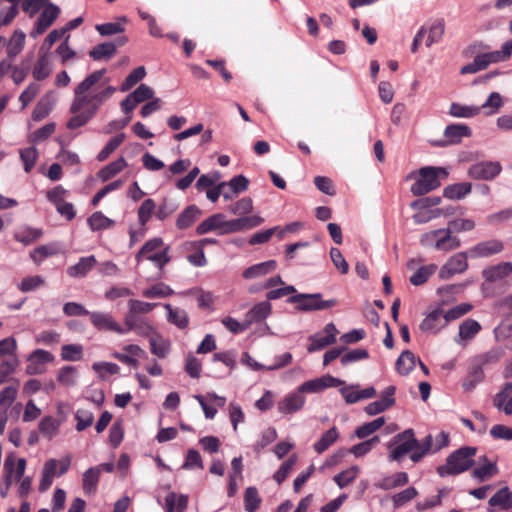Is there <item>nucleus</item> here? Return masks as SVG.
<instances>
[{
  "mask_svg": "<svg viewBox=\"0 0 512 512\" xmlns=\"http://www.w3.org/2000/svg\"><path fill=\"white\" fill-rule=\"evenodd\" d=\"M395 391L396 388L394 386H388L385 388V390L381 393V398L377 401L369 403L365 407V412L369 416H374L386 411L388 408L395 404Z\"/></svg>",
  "mask_w": 512,
  "mask_h": 512,
  "instance_id": "6ab92c4d",
  "label": "nucleus"
},
{
  "mask_svg": "<svg viewBox=\"0 0 512 512\" xmlns=\"http://www.w3.org/2000/svg\"><path fill=\"white\" fill-rule=\"evenodd\" d=\"M184 296H195L198 307L201 309H211L215 300L214 295L211 292L204 291L199 288H193L182 292Z\"/></svg>",
  "mask_w": 512,
  "mask_h": 512,
  "instance_id": "37998d69",
  "label": "nucleus"
},
{
  "mask_svg": "<svg viewBox=\"0 0 512 512\" xmlns=\"http://www.w3.org/2000/svg\"><path fill=\"white\" fill-rule=\"evenodd\" d=\"M288 302L295 304L296 309L300 312L326 310L337 305L336 299L323 300L320 293L295 294L288 299Z\"/></svg>",
  "mask_w": 512,
  "mask_h": 512,
  "instance_id": "6e6552de",
  "label": "nucleus"
},
{
  "mask_svg": "<svg viewBox=\"0 0 512 512\" xmlns=\"http://www.w3.org/2000/svg\"><path fill=\"white\" fill-rule=\"evenodd\" d=\"M448 325L441 309H435L430 312L421 322L419 328L427 334H437Z\"/></svg>",
  "mask_w": 512,
  "mask_h": 512,
  "instance_id": "a211bd4d",
  "label": "nucleus"
},
{
  "mask_svg": "<svg viewBox=\"0 0 512 512\" xmlns=\"http://www.w3.org/2000/svg\"><path fill=\"white\" fill-rule=\"evenodd\" d=\"M92 370L98 375L100 379L105 380L110 375L118 374L120 367L112 362L101 361L93 363Z\"/></svg>",
  "mask_w": 512,
  "mask_h": 512,
  "instance_id": "864d4df0",
  "label": "nucleus"
},
{
  "mask_svg": "<svg viewBox=\"0 0 512 512\" xmlns=\"http://www.w3.org/2000/svg\"><path fill=\"white\" fill-rule=\"evenodd\" d=\"M228 210L230 213H232L234 215H238V216L247 215V214L251 213L253 210V201L249 197L241 198L234 204L230 205Z\"/></svg>",
  "mask_w": 512,
  "mask_h": 512,
  "instance_id": "338daca9",
  "label": "nucleus"
},
{
  "mask_svg": "<svg viewBox=\"0 0 512 512\" xmlns=\"http://www.w3.org/2000/svg\"><path fill=\"white\" fill-rule=\"evenodd\" d=\"M417 358L409 350L401 353L396 361V370L401 375L409 374L416 365Z\"/></svg>",
  "mask_w": 512,
  "mask_h": 512,
  "instance_id": "a18cd8bd",
  "label": "nucleus"
},
{
  "mask_svg": "<svg viewBox=\"0 0 512 512\" xmlns=\"http://www.w3.org/2000/svg\"><path fill=\"white\" fill-rule=\"evenodd\" d=\"M105 72V69L96 70L75 86L69 107L73 116L66 124L68 129L74 130L86 125L115 93V87L102 82Z\"/></svg>",
  "mask_w": 512,
  "mask_h": 512,
  "instance_id": "f257e3e1",
  "label": "nucleus"
},
{
  "mask_svg": "<svg viewBox=\"0 0 512 512\" xmlns=\"http://www.w3.org/2000/svg\"><path fill=\"white\" fill-rule=\"evenodd\" d=\"M448 171L443 167H424L417 173H413L409 178H413L415 182L410 190L413 195L421 196L440 186V178H446Z\"/></svg>",
  "mask_w": 512,
  "mask_h": 512,
  "instance_id": "7ed1b4c3",
  "label": "nucleus"
},
{
  "mask_svg": "<svg viewBox=\"0 0 512 512\" xmlns=\"http://www.w3.org/2000/svg\"><path fill=\"white\" fill-rule=\"evenodd\" d=\"M472 185L469 182L451 184L444 188V197L450 200H460L471 192Z\"/></svg>",
  "mask_w": 512,
  "mask_h": 512,
  "instance_id": "ea45409f",
  "label": "nucleus"
},
{
  "mask_svg": "<svg viewBox=\"0 0 512 512\" xmlns=\"http://www.w3.org/2000/svg\"><path fill=\"white\" fill-rule=\"evenodd\" d=\"M380 443L379 436H373L372 438L363 441L359 444H356L350 448V453H352L355 457H362L368 454L373 447Z\"/></svg>",
  "mask_w": 512,
  "mask_h": 512,
  "instance_id": "bf43d9fd",
  "label": "nucleus"
},
{
  "mask_svg": "<svg viewBox=\"0 0 512 512\" xmlns=\"http://www.w3.org/2000/svg\"><path fill=\"white\" fill-rule=\"evenodd\" d=\"M92 325L98 330L113 331L122 335L121 325L114 319V317L105 312H91L89 314Z\"/></svg>",
  "mask_w": 512,
  "mask_h": 512,
  "instance_id": "4be33fe9",
  "label": "nucleus"
},
{
  "mask_svg": "<svg viewBox=\"0 0 512 512\" xmlns=\"http://www.w3.org/2000/svg\"><path fill=\"white\" fill-rule=\"evenodd\" d=\"M60 9L53 3H47L30 31V36L34 39L42 35L58 18Z\"/></svg>",
  "mask_w": 512,
  "mask_h": 512,
  "instance_id": "f8f14e48",
  "label": "nucleus"
},
{
  "mask_svg": "<svg viewBox=\"0 0 512 512\" xmlns=\"http://www.w3.org/2000/svg\"><path fill=\"white\" fill-rule=\"evenodd\" d=\"M225 224V215L222 213H215L205 220H203L197 227L196 233L204 235L210 232H216L218 235H223Z\"/></svg>",
  "mask_w": 512,
  "mask_h": 512,
  "instance_id": "5701e85b",
  "label": "nucleus"
},
{
  "mask_svg": "<svg viewBox=\"0 0 512 512\" xmlns=\"http://www.w3.org/2000/svg\"><path fill=\"white\" fill-rule=\"evenodd\" d=\"M26 460L17 458L14 453H9L3 464V477L0 481V496L6 498L14 481H19L26 470Z\"/></svg>",
  "mask_w": 512,
  "mask_h": 512,
  "instance_id": "39448f33",
  "label": "nucleus"
},
{
  "mask_svg": "<svg viewBox=\"0 0 512 512\" xmlns=\"http://www.w3.org/2000/svg\"><path fill=\"white\" fill-rule=\"evenodd\" d=\"M494 406L504 412L506 415L512 414V383L508 382L503 389L498 392L493 400Z\"/></svg>",
  "mask_w": 512,
  "mask_h": 512,
  "instance_id": "bb28decb",
  "label": "nucleus"
},
{
  "mask_svg": "<svg viewBox=\"0 0 512 512\" xmlns=\"http://www.w3.org/2000/svg\"><path fill=\"white\" fill-rule=\"evenodd\" d=\"M468 250L466 252H458L452 255L439 269L438 276L441 280H448L456 274L464 273L468 268L467 258Z\"/></svg>",
  "mask_w": 512,
  "mask_h": 512,
  "instance_id": "9d476101",
  "label": "nucleus"
},
{
  "mask_svg": "<svg viewBox=\"0 0 512 512\" xmlns=\"http://www.w3.org/2000/svg\"><path fill=\"white\" fill-rule=\"evenodd\" d=\"M263 221L264 219L257 215L249 217H240L231 220H227L225 218L224 231H222V234L226 235L242 232L245 230H250L254 227L261 225Z\"/></svg>",
  "mask_w": 512,
  "mask_h": 512,
  "instance_id": "dca6fc26",
  "label": "nucleus"
},
{
  "mask_svg": "<svg viewBox=\"0 0 512 512\" xmlns=\"http://www.w3.org/2000/svg\"><path fill=\"white\" fill-rule=\"evenodd\" d=\"M504 250V244L498 239H489L477 243L468 249V255L470 258H487L493 255L499 254Z\"/></svg>",
  "mask_w": 512,
  "mask_h": 512,
  "instance_id": "2eb2a0df",
  "label": "nucleus"
},
{
  "mask_svg": "<svg viewBox=\"0 0 512 512\" xmlns=\"http://www.w3.org/2000/svg\"><path fill=\"white\" fill-rule=\"evenodd\" d=\"M174 294L173 289L165 283H157L142 291V295L148 299H161Z\"/></svg>",
  "mask_w": 512,
  "mask_h": 512,
  "instance_id": "de8ad7c7",
  "label": "nucleus"
},
{
  "mask_svg": "<svg viewBox=\"0 0 512 512\" xmlns=\"http://www.w3.org/2000/svg\"><path fill=\"white\" fill-rule=\"evenodd\" d=\"M339 438V433L336 427L330 428L326 431L321 438L314 444V449L317 453L321 454L326 451L333 443Z\"/></svg>",
  "mask_w": 512,
  "mask_h": 512,
  "instance_id": "8fccbe9b",
  "label": "nucleus"
},
{
  "mask_svg": "<svg viewBox=\"0 0 512 512\" xmlns=\"http://www.w3.org/2000/svg\"><path fill=\"white\" fill-rule=\"evenodd\" d=\"M306 402L305 396L297 388L296 391L287 394L277 404L278 411L284 415L294 414L300 411Z\"/></svg>",
  "mask_w": 512,
  "mask_h": 512,
  "instance_id": "f3484780",
  "label": "nucleus"
},
{
  "mask_svg": "<svg viewBox=\"0 0 512 512\" xmlns=\"http://www.w3.org/2000/svg\"><path fill=\"white\" fill-rule=\"evenodd\" d=\"M338 333L339 331L334 323L326 324L322 331L309 337L310 344L307 347V351L313 353L336 343Z\"/></svg>",
  "mask_w": 512,
  "mask_h": 512,
  "instance_id": "9b49d317",
  "label": "nucleus"
},
{
  "mask_svg": "<svg viewBox=\"0 0 512 512\" xmlns=\"http://www.w3.org/2000/svg\"><path fill=\"white\" fill-rule=\"evenodd\" d=\"M71 464L70 457H65L61 460L57 459H49L47 460L41 470V478L39 482V491L45 492L47 491L52 483L55 477H60L63 474H65Z\"/></svg>",
  "mask_w": 512,
  "mask_h": 512,
  "instance_id": "1a4fd4ad",
  "label": "nucleus"
},
{
  "mask_svg": "<svg viewBox=\"0 0 512 512\" xmlns=\"http://www.w3.org/2000/svg\"><path fill=\"white\" fill-rule=\"evenodd\" d=\"M495 338L505 340L512 335V314H508L502 322L494 329Z\"/></svg>",
  "mask_w": 512,
  "mask_h": 512,
  "instance_id": "774afa93",
  "label": "nucleus"
},
{
  "mask_svg": "<svg viewBox=\"0 0 512 512\" xmlns=\"http://www.w3.org/2000/svg\"><path fill=\"white\" fill-rule=\"evenodd\" d=\"M54 361V356L46 350L36 349L27 357V375H39L46 371V364Z\"/></svg>",
  "mask_w": 512,
  "mask_h": 512,
  "instance_id": "ddd939ff",
  "label": "nucleus"
},
{
  "mask_svg": "<svg viewBox=\"0 0 512 512\" xmlns=\"http://www.w3.org/2000/svg\"><path fill=\"white\" fill-rule=\"evenodd\" d=\"M470 134V128L463 124L449 125L444 131V136L447 138L448 144L459 143L463 137H468Z\"/></svg>",
  "mask_w": 512,
  "mask_h": 512,
  "instance_id": "58836bf2",
  "label": "nucleus"
},
{
  "mask_svg": "<svg viewBox=\"0 0 512 512\" xmlns=\"http://www.w3.org/2000/svg\"><path fill=\"white\" fill-rule=\"evenodd\" d=\"M489 506L507 510L512 508V491L508 487L501 488L490 499Z\"/></svg>",
  "mask_w": 512,
  "mask_h": 512,
  "instance_id": "a19ab883",
  "label": "nucleus"
},
{
  "mask_svg": "<svg viewBox=\"0 0 512 512\" xmlns=\"http://www.w3.org/2000/svg\"><path fill=\"white\" fill-rule=\"evenodd\" d=\"M99 477H100V467L89 468L83 474V490L86 493L94 492L96 490Z\"/></svg>",
  "mask_w": 512,
  "mask_h": 512,
  "instance_id": "4d7b16f0",
  "label": "nucleus"
},
{
  "mask_svg": "<svg viewBox=\"0 0 512 512\" xmlns=\"http://www.w3.org/2000/svg\"><path fill=\"white\" fill-rule=\"evenodd\" d=\"M272 312V306L269 301H262L255 304L246 314L245 321L248 326L253 323L266 319Z\"/></svg>",
  "mask_w": 512,
  "mask_h": 512,
  "instance_id": "c85d7f7f",
  "label": "nucleus"
},
{
  "mask_svg": "<svg viewBox=\"0 0 512 512\" xmlns=\"http://www.w3.org/2000/svg\"><path fill=\"white\" fill-rule=\"evenodd\" d=\"M261 503L258 490L255 487H248L244 494V506L247 512H255Z\"/></svg>",
  "mask_w": 512,
  "mask_h": 512,
  "instance_id": "680f3d73",
  "label": "nucleus"
},
{
  "mask_svg": "<svg viewBox=\"0 0 512 512\" xmlns=\"http://www.w3.org/2000/svg\"><path fill=\"white\" fill-rule=\"evenodd\" d=\"M26 34L20 30H14L13 34L6 43V53L8 58L14 59L18 56L25 46Z\"/></svg>",
  "mask_w": 512,
  "mask_h": 512,
  "instance_id": "7c9ffc66",
  "label": "nucleus"
},
{
  "mask_svg": "<svg viewBox=\"0 0 512 512\" xmlns=\"http://www.w3.org/2000/svg\"><path fill=\"white\" fill-rule=\"evenodd\" d=\"M42 235L43 231L41 228L21 226L15 231L14 238L24 245H30L40 239Z\"/></svg>",
  "mask_w": 512,
  "mask_h": 512,
  "instance_id": "72a5a7b5",
  "label": "nucleus"
},
{
  "mask_svg": "<svg viewBox=\"0 0 512 512\" xmlns=\"http://www.w3.org/2000/svg\"><path fill=\"white\" fill-rule=\"evenodd\" d=\"M419 242L425 248L441 252H450L461 246L460 239L451 234V229L448 227L423 233L419 238Z\"/></svg>",
  "mask_w": 512,
  "mask_h": 512,
  "instance_id": "20e7f679",
  "label": "nucleus"
},
{
  "mask_svg": "<svg viewBox=\"0 0 512 512\" xmlns=\"http://www.w3.org/2000/svg\"><path fill=\"white\" fill-rule=\"evenodd\" d=\"M276 267V261L268 260L246 268L243 271L242 276L246 280L257 279L271 273L276 269Z\"/></svg>",
  "mask_w": 512,
  "mask_h": 512,
  "instance_id": "cd10ccee",
  "label": "nucleus"
},
{
  "mask_svg": "<svg viewBox=\"0 0 512 512\" xmlns=\"http://www.w3.org/2000/svg\"><path fill=\"white\" fill-rule=\"evenodd\" d=\"M409 482V478L407 473L405 472H397L393 475L386 476L378 483H376V487L382 490H390L397 487H401L406 485Z\"/></svg>",
  "mask_w": 512,
  "mask_h": 512,
  "instance_id": "4c0bfd02",
  "label": "nucleus"
},
{
  "mask_svg": "<svg viewBox=\"0 0 512 512\" xmlns=\"http://www.w3.org/2000/svg\"><path fill=\"white\" fill-rule=\"evenodd\" d=\"M116 51V46L113 43H102L95 46L90 52L89 55L94 60H100L104 58H110Z\"/></svg>",
  "mask_w": 512,
  "mask_h": 512,
  "instance_id": "69168bd1",
  "label": "nucleus"
},
{
  "mask_svg": "<svg viewBox=\"0 0 512 512\" xmlns=\"http://www.w3.org/2000/svg\"><path fill=\"white\" fill-rule=\"evenodd\" d=\"M156 204L153 199H146L138 209V220L141 226H145L155 213Z\"/></svg>",
  "mask_w": 512,
  "mask_h": 512,
  "instance_id": "0e129e2a",
  "label": "nucleus"
},
{
  "mask_svg": "<svg viewBox=\"0 0 512 512\" xmlns=\"http://www.w3.org/2000/svg\"><path fill=\"white\" fill-rule=\"evenodd\" d=\"M88 225L91 230L98 231L112 227L114 221L106 217L102 212H95L88 218Z\"/></svg>",
  "mask_w": 512,
  "mask_h": 512,
  "instance_id": "6e6d98bb",
  "label": "nucleus"
},
{
  "mask_svg": "<svg viewBox=\"0 0 512 512\" xmlns=\"http://www.w3.org/2000/svg\"><path fill=\"white\" fill-rule=\"evenodd\" d=\"M477 448L465 446L452 452L446 459V463L437 467V473L441 477L458 475L469 470L475 463L474 457Z\"/></svg>",
  "mask_w": 512,
  "mask_h": 512,
  "instance_id": "f03ea898",
  "label": "nucleus"
},
{
  "mask_svg": "<svg viewBox=\"0 0 512 512\" xmlns=\"http://www.w3.org/2000/svg\"><path fill=\"white\" fill-rule=\"evenodd\" d=\"M360 469L358 466H351L348 469L334 476L335 483L340 487L344 488L351 484L359 474Z\"/></svg>",
  "mask_w": 512,
  "mask_h": 512,
  "instance_id": "13d9d810",
  "label": "nucleus"
},
{
  "mask_svg": "<svg viewBox=\"0 0 512 512\" xmlns=\"http://www.w3.org/2000/svg\"><path fill=\"white\" fill-rule=\"evenodd\" d=\"M384 424H385L384 417L376 418L371 422H368V423H365V424L359 426L355 430V435L359 439H364V438L372 435L377 430H379Z\"/></svg>",
  "mask_w": 512,
  "mask_h": 512,
  "instance_id": "5fc2aeb1",
  "label": "nucleus"
},
{
  "mask_svg": "<svg viewBox=\"0 0 512 512\" xmlns=\"http://www.w3.org/2000/svg\"><path fill=\"white\" fill-rule=\"evenodd\" d=\"M444 31L445 25L442 20H437L429 27H427V39L425 42L426 46L430 47L434 43H438L442 39Z\"/></svg>",
  "mask_w": 512,
  "mask_h": 512,
  "instance_id": "603ef678",
  "label": "nucleus"
},
{
  "mask_svg": "<svg viewBox=\"0 0 512 512\" xmlns=\"http://www.w3.org/2000/svg\"><path fill=\"white\" fill-rule=\"evenodd\" d=\"M56 103V96L54 92H47L36 104L32 112V119L34 121H41L46 118L52 111Z\"/></svg>",
  "mask_w": 512,
  "mask_h": 512,
  "instance_id": "a878e982",
  "label": "nucleus"
},
{
  "mask_svg": "<svg viewBox=\"0 0 512 512\" xmlns=\"http://www.w3.org/2000/svg\"><path fill=\"white\" fill-rule=\"evenodd\" d=\"M502 170V166L497 161H483L471 165L468 169V176L472 179L492 180Z\"/></svg>",
  "mask_w": 512,
  "mask_h": 512,
  "instance_id": "4468645a",
  "label": "nucleus"
},
{
  "mask_svg": "<svg viewBox=\"0 0 512 512\" xmlns=\"http://www.w3.org/2000/svg\"><path fill=\"white\" fill-rule=\"evenodd\" d=\"M437 269L438 266L434 263L423 265L415 270V272L410 276L409 281L413 286H421L436 273Z\"/></svg>",
  "mask_w": 512,
  "mask_h": 512,
  "instance_id": "e433bc0d",
  "label": "nucleus"
},
{
  "mask_svg": "<svg viewBox=\"0 0 512 512\" xmlns=\"http://www.w3.org/2000/svg\"><path fill=\"white\" fill-rule=\"evenodd\" d=\"M124 139L125 135L123 133L112 137L99 152V154L97 155V159L99 161L106 160L110 156V154L113 153L122 144Z\"/></svg>",
  "mask_w": 512,
  "mask_h": 512,
  "instance_id": "e2e57ef3",
  "label": "nucleus"
},
{
  "mask_svg": "<svg viewBox=\"0 0 512 512\" xmlns=\"http://www.w3.org/2000/svg\"><path fill=\"white\" fill-rule=\"evenodd\" d=\"M481 330V325L474 319H466L459 325V331L455 337V342L459 345H466Z\"/></svg>",
  "mask_w": 512,
  "mask_h": 512,
  "instance_id": "b1692460",
  "label": "nucleus"
},
{
  "mask_svg": "<svg viewBox=\"0 0 512 512\" xmlns=\"http://www.w3.org/2000/svg\"><path fill=\"white\" fill-rule=\"evenodd\" d=\"M512 275V263L500 262L483 269L482 277L485 282L496 283Z\"/></svg>",
  "mask_w": 512,
  "mask_h": 512,
  "instance_id": "412c9836",
  "label": "nucleus"
},
{
  "mask_svg": "<svg viewBox=\"0 0 512 512\" xmlns=\"http://www.w3.org/2000/svg\"><path fill=\"white\" fill-rule=\"evenodd\" d=\"M200 210L196 206H189L178 217L176 225L179 229L190 227L199 217Z\"/></svg>",
  "mask_w": 512,
  "mask_h": 512,
  "instance_id": "3c124183",
  "label": "nucleus"
},
{
  "mask_svg": "<svg viewBox=\"0 0 512 512\" xmlns=\"http://www.w3.org/2000/svg\"><path fill=\"white\" fill-rule=\"evenodd\" d=\"M168 247H164L162 238L155 237L148 240L135 256L137 265L143 260L151 261L160 270L170 261Z\"/></svg>",
  "mask_w": 512,
  "mask_h": 512,
  "instance_id": "423d86ee",
  "label": "nucleus"
},
{
  "mask_svg": "<svg viewBox=\"0 0 512 512\" xmlns=\"http://www.w3.org/2000/svg\"><path fill=\"white\" fill-rule=\"evenodd\" d=\"M151 352L159 358H165L170 351V341L159 333L149 339Z\"/></svg>",
  "mask_w": 512,
  "mask_h": 512,
  "instance_id": "49530a36",
  "label": "nucleus"
},
{
  "mask_svg": "<svg viewBox=\"0 0 512 512\" xmlns=\"http://www.w3.org/2000/svg\"><path fill=\"white\" fill-rule=\"evenodd\" d=\"M163 307L167 311V321L175 325L179 329H185L189 325V317L185 310L174 308L170 304H164Z\"/></svg>",
  "mask_w": 512,
  "mask_h": 512,
  "instance_id": "473e14b6",
  "label": "nucleus"
},
{
  "mask_svg": "<svg viewBox=\"0 0 512 512\" xmlns=\"http://www.w3.org/2000/svg\"><path fill=\"white\" fill-rule=\"evenodd\" d=\"M188 505V496L170 492L165 497L166 512H184Z\"/></svg>",
  "mask_w": 512,
  "mask_h": 512,
  "instance_id": "c9c22d12",
  "label": "nucleus"
},
{
  "mask_svg": "<svg viewBox=\"0 0 512 512\" xmlns=\"http://www.w3.org/2000/svg\"><path fill=\"white\" fill-rule=\"evenodd\" d=\"M78 377V371L73 366H64L57 372L58 382L67 387L75 386L77 384Z\"/></svg>",
  "mask_w": 512,
  "mask_h": 512,
  "instance_id": "09e8293b",
  "label": "nucleus"
},
{
  "mask_svg": "<svg viewBox=\"0 0 512 512\" xmlns=\"http://www.w3.org/2000/svg\"><path fill=\"white\" fill-rule=\"evenodd\" d=\"M481 113V108L475 105H464L460 103H452L449 108V114L457 118H472Z\"/></svg>",
  "mask_w": 512,
  "mask_h": 512,
  "instance_id": "79ce46f5",
  "label": "nucleus"
},
{
  "mask_svg": "<svg viewBox=\"0 0 512 512\" xmlns=\"http://www.w3.org/2000/svg\"><path fill=\"white\" fill-rule=\"evenodd\" d=\"M83 356V347L79 344H66L61 347V358L64 361H79Z\"/></svg>",
  "mask_w": 512,
  "mask_h": 512,
  "instance_id": "052dcab7",
  "label": "nucleus"
},
{
  "mask_svg": "<svg viewBox=\"0 0 512 512\" xmlns=\"http://www.w3.org/2000/svg\"><path fill=\"white\" fill-rule=\"evenodd\" d=\"M504 105L503 97L498 92H492L489 94L486 101L478 108H481L484 115L491 116L499 112Z\"/></svg>",
  "mask_w": 512,
  "mask_h": 512,
  "instance_id": "c03bdc74",
  "label": "nucleus"
},
{
  "mask_svg": "<svg viewBox=\"0 0 512 512\" xmlns=\"http://www.w3.org/2000/svg\"><path fill=\"white\" fill-rule=\"evenodd\" d=\"M419 447V442L414 436L412 429H407L404 432L394 436L388 443L389 459L393 461H400L410 451Z\"/></svg>",
  "mask_w": 512,
  "mask_h": 512,
  "instance_id": "0eeeda50",
  "label": "nucleus"
},
{
  "mask_svg": "<svg viewBox=\"0 0 512 512\" xmlns=\"http://www.w3.org/2000/svg\"><path fill=\"white\" fill-rule=\"evenodd\" d=\"M126 167H128L127 161L123 157H120L100 169L97 173V177L102 182H106L122 172Z\"/></svg>",
  "mask_w": 512,
  "mask_h": 512,
  "instance_id": "2f4dec72",
  "label": "nucleus"
},
{
  "mask_svg": "<svg viewBox=\"0 0 512 512\" xmlns=\"http://www.w3.org/2000/svg\"><path fill=\"white\" fill-rule=\"evenodd\" d=\"M52 70L53 64L51 54L47 51H39V57L32 70L33 77L38 81L44 80L49 77Z\"/></svg>",
  "mask_w": 512,
  "mask_h": 512,
  "instance_id": "393cba45",
  "label": "nucleus"
},
{
  "mask_svg": "<svg viewBox=\"0 0 512 512\" xmlns=\"http://www.w3.org/2000/svg\"><path fill=\"white\" fill-rule=\"evenodd\" d=\"M97 264L96 258L91 255L88 257H81L75 265L67 268V274L73 278H82Z\"/></svg>",
  "mask_w": 512,
  "mask_h": 512,
  "instance_id": "c756f323",
  "label": "nucleus"
},
{
  "mask_svg": "<svg viewBox=\"0 0 512 512\" xmlns=\"http://www.w3.org/2000/svg\"><path fill=\"white\" fill-rule=\"evenodd\" d=\"M499 468L496 461L489 460L486 456L479 458L478 466L472 471V477L478 482H485L498 475Z\"/></svg>",
  "mask_w": 512,
  "mask_h": 512,
  "instance_id": "aec40b11",
  "label": "nucleus"
},
{
  "mask_svg": "<svg viewBox=\"0 0 512 512\" xmlns=\"http://www.w3.org/2000/svg\"><path fill=\"white\" fill-rule=\"evenodd\" d=\"M60 251V244L54 242L38 246L30 253V257L37 265H39L40 263L43 262L45 258L57 255L58 253H60Z\"/></svg>",
  "mask_w": 512,
  "mask_h": 512,
  "instance_id": "f704fd0d",
  "label": "nucleus"
}]
</instances>
